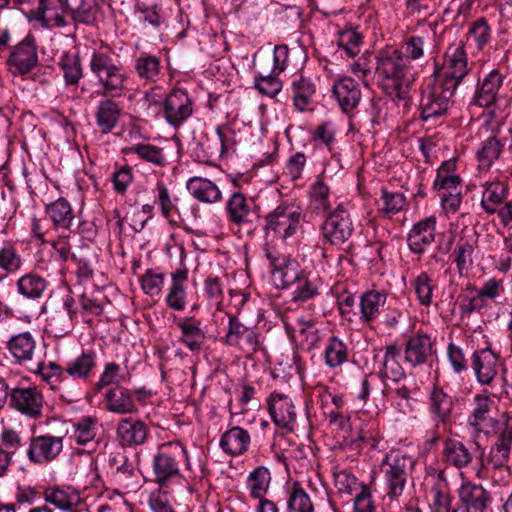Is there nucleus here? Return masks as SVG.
Listing matches in <instances>:
<instances>
[{
    "mask_svg": "<svg viewBox=\"0 0 512 512\" xmlns=\"http://www.w3.org/2000/svg\"><path fill=\"white\" fill-rule=\"evenodd\" d=\"M89 67L98 80L100 87L98 95L108 97L99 102L95 112L97 126L103 133H108L116 127L121 114L119 105L112 98L121 97L124 94L127 75L111 55L105 52L94 51Z\"/></svg>",
    "mask_w": 512,
    "mask_h": 512,
    "instance_id": "obj_1",
    "label": "nucleus"
},
{
    "mask_svg": "<svg viewBox=\"0 0 512 512\" xmlns=\"http://www.w3.org/2000/svg\"><path fill=\"white\" fill-rule=\"evenodd\" d=\"M376 72L384 79L391 80L399 93H406L415 81L410 61L399 50H386L377 57Z\"/></svg>",
    "mask_w": 512,
    "mask_h": 512,
    "instance_id": "obj_2",
    "label": "nucleus"
},
{
    "mask_svg": "<svg viewBox=\"0 0 512 512\" xmlns=\"http://www.w3.org/2000/svg\"><path fill=\"white\" fill-rule=\"evenodd\" d=\"M414 465L413 457L405 452L391 450L385 455L381 471L384 474L386 493L390 498L397 499L402 495Z\"/></svg>",
    "mask_w": 512,
    "mask_h": 512,
    "instance_id": "obj_3",
    "label": "nucleus"
},
{
    "mask_svg": "<svg viewBox=\"0 0 512 512\" xmlns=\"http://www.w3.org/2000/svg\"><path fill=\"white\" fill-rule=\"evenodd\" d=\"M469 71L470 67L465 45L462 42H458L451 44L447 48L443 64L440 67L436 65L431 76L457 89Z\"/></svg>",
    "mask_w": 512,
    "mask_h": 512,
    "instance_id": "obj_4",
    "label": "nucleus"
},
{
    "mask_svg": "<svg viewBox=\"0 0 512 512\" xmlns=\"http://www.w3.org/2000/svg\"><path fill=\"white\" fill-rule=\"evenodd\" d=\"M265 220L266 235H273L285 241L299 230L303 213L301 208L295 204L282 203L267 214Z\"/></svg>",
    "mask_w": 512,
    "mask_h": 512,
    "instance_id": "obj_5",
    "label": "nucleus"
},
{
    "mask_svg": "<svg viewBox=\"0 0 512 512\" xmlns=\"http://www.w3.org/2000/svg\"><path fill=\"white\" fill-rule=\"evenodd\" d=\"M455 90L456 88L450 87V85L431 76L422 90L420 102L422 119L427 121L446 114L452 105Z\"/></svg>",
    "mask_w": 512,
    "mask_h": 512,
    "instance_id": "obj_6",
    "label": "nucleus"
},
{
    "mask_svg": "<svg viewBox=\"0 0 512 512\" xmlns=\"http://www.w3.org/2000/svg\"><path fill=\"white\" fill-rule=\"evenodd\" d=\"M505 117L503 113L497 112L495 109H491L485 114V122L490 127L492 135L482 143L476 154L479 167L482 169H489L503 152L506 138L501 135V129Z\"/></svg>",
    "mask_w": 512,
    "mask_h": 512,
    "instance_id": "obj_7",
    "label": "nucleus"
},
{
    "mask_svg": "<svg viewBox=\"0 0 512 512\" xmlns=\"http://www.w3.org/2000/svg\"><path fill=\"white\" fill-rule=\"evenodd\" d=\"M456 512H487L493 497L482 484L464 479L457 491Z\"/></svg>",
    "mask_w": 512,
    "mask_h": 512,
    "instance_id": "obj_8",
    "label": "nucleus"
},
{
    "mask_svg": "<svg viewBox=\"0 0 512 512\" xmlns=\"http://www.w3.org/2000/svg\"><path fill=\"white\" fill-rule=\"evenodd\" d=\"M283 322L289 337L304 349L315 348L321 340L320 330L313 317L297 313L292 317H285Z\"/></svg>",
    "mask_w": 512,
    "mask_h": 512,
    "instance_id": "obj_9",
    "label": "nucleus"
},
{
    "mask_svg": "<svg viewBox=\"0 0 512 512\" xmlns=\"http://www.w3.org/2000/svg\"><path fill=\"white\" fill-rule=\"evenodd\" d=\"M353 231V222L343 204H339L321 226L323 240L334 246L342 245L348 241Z\"/></svg>",
    "mask_w": 512,
    "mask_h": 512,
    "instance_id": "obj_10",
    "label": "nucleus"
},
{
    "mask_svg": "<svg viewBox=\"0 0 512 512\" xmlns=\"http://www.w3.org/2000/svg\"><path fill=\"white\" fill-rule=\"evenodd\" d=\"M512 448V416L505 418L496 431V441L490 447L488 456L481 461L482 468L501 469L506 467Z\"/></svg>",
    "mask_w": 512,
    "mask_h": 512,
    "instance_id": "obj_11",
    "label": "nucleus"
},
{
    "mask_svg": "<svg viewBox=\"0 0 512 512\" xmlns=\"http://www.w3.org/2000/svg\"><path fill=\"white\" fill-rule=\"evenodd\" d=\"M44 403L42 392L35 386H16L12 388L9 406L28 418H41Z\"/></svg>",
    "mask_w": 512,
    "mask_h": 512,
    "instance_id": "obj_12",
    "label": "nucleus"
},
{
    "mask_svg": "<svg viewBox=\"0 0 512 512\" xmlns=\"http://www.w3.org/2000/svg\"><path fill=\"white\" fill-rule=\"evenodd\" d=\"M265 255L270 262L271 279L277 288H287L302 274L300 266L290 256L266 249Z\"/></svg>",
    "mask_w": 512,
    "mask_h": 512,
    "instance_id": "obj_13",
    "label": "nucleus"
},
{
    "mask_svg": "<svg viewBox=\"0 0 512 512\" xmlns=\"http://www.w3.org/2000/svg\"><path fill=\"white\" fill-rule=\"evenodd\" d=\"M505 75L493 69L478 79L471 105L477 107H491L503 96V83Z\"/></svg>",
    "mask_w": 512,
    "mask_h": 512,
    "instance_id": "obj_14",
    "label": "nucleus"
},
{
    "mask_svg": "<svg viewBox=\"0 0 512 512\" xmlns=\"http://www.w3.org/2000/svg\"><path fill=\"white\" fill-rule=\"evenodd\" d=\"M63 449V438L50 434L30 439L27 457L34 464H46L55 460Z\"/></svg>",
    "mask_w": 512,
    "mask_h": 512,
    "instance_id": "obj_15",
    "label": "nucleus"
},
{
    "mask_svg": "<svg viewBox=\"0 0 512 512\" xmlns=\"http://www.w3.org/2000/svg\"><path fill=\"white\" fill-rule=\"evenodd\" d=\"M7 63L13 74L30 72L38 64L34 38L28 36L15 45L10 52Z\"/></svg>",
    "mask_w": 512,
    "mask_h": 512,
    "instance_id": "obj_16",
    "label": "nucleus"
},
{
    "mask_svg": "<svg viewBox=\"0 0 512 512\" xmlns=\"http://www.w3.org/2000/svg\"><path fill=\"white\" fill-rule=\"evenodd\" d=\"M494 401L484 394H476L473 397L472 408L467 419V425L476 433H488L496 424L492 416Z\"/></svg>",
    "mask_w": 512,
    "mask_h": 512,
    "instance_id": "obj_17",
    "label": "nucleus"
},
{
    "mask_svg": "<svg viewBox=\"0 0 512 512\" xmlns=\"http://www.w3.org/2000/svg\"><path fill=\"white\" fill-rule=\"evenodd\" d=\"M269 414L276 426L293 430L296 411L292 400L283 393L273 392L267 400Z\"/></svg>",
    "mask_w": 512,
    "mask_h": 512,
    "instance_id": "obj_18",
    "label": "nucleus"
},
{
    "mask_svg": "<svg viewBox=\"0 0 512 512\" xmlns=\"http://www.w3.org/2000/svg\"><path fill=\"white\" fill-rule=\"evenodd\" d=\"M163 111L167 122L177 127L192 114V101L186 91L174 89L167 96Z\"/></svg>",
    "mask_w": 512,
    "mask_h": 512,
    "instance_id": "obj_19",
    "label": "nucleus"
},
{
    "mask_svg": "<svg viewBox=\"0 0 512 512\" xmlns=\"http://www.w3.org/2000/svg\"><path fill=\"white\" fill-rule=\"evenodd\" d=\"M226 212L229 222L237 226L252 224L257 218L254 201L241 192H234L229 197Z\"/></svg>",
    "mask_w": 512,
    "mask_h": 512,
    "instance_id": "obj_20",
    "label": "nucleus"
},
{
    "mask_svg": "<svg viewBox=\"0 0 512 512\" xmlns=\"http://www.w3.org/2000/svg\"><path fill=\"white\" fill-rule=\"evenodd\" d=\"M188 268L181 266L171 273V282L165 297L167 307L174 311H183L187 306Z\"/></svg>",
    "mask_w": 512,
    "mask_h": 512,
    "instance_id": "obj_21",
    "label": "nucleus"
},
{
    "mask_svg": "<svg viewBox=\"0 0 512 512\" xmlns=\"http://www.w3.org/2000/svg\"><path fill=\"white\" fill-rule=\"evenodd\" d=\"M332 93L344 113L353 111L361 100L359 84L351 77L336 80Z\"/></svg>",
    "mask_w": 512,
    "mask_h": 512,
    "instance_id": "obj_22",
    "label": "nucleus"
},
{
    "mask_svg": "<svg viewBox=\"0 0 512 512\" xmlns=\"http://www.w3.org/2000/svg\"><path fill=\"white\" fill-rule=\"evenodd\" d=\"M66 10V0H39L38 7L32 12L38 22L45 27L53 28L65 26Z\"/></svg>",
    "mask_w": 512,
    "mask_h": 512,
    "instance_id": "obj_23",
    "label": "nucleus"
},
{
    "mask_svg": "<svg viewBox=\"0 0 512 512\" xmlns=\"http://www.w3.org/2000/svg\"><path fill=\"white\" fill-rule=\"evenodd\" d=\"M498 358L490 348L477 350L472 355V368L479 383L490 385L497 375Z\"/></svg>",
    "mask_w": 512,
    "mask_h": 512,
    "instance_id": "obj_24",
    "label": "nucleus"
},
{
    "mask_svg": "<svg viewBox=\"0 0 512 512\" xmlns=\"http://www.w3.org/2000/svg\"><path fill=\"white\" fill-rule=\"evenodd\" d=\"M436 217L429 216L417 222L408 234V247L416 254L424 252L425 247L435 240Z\"/></svg>",
    "mask_w": 512,
    "mask_h": 512,
    "instance_id": "obj_25",
    "label": "nucleus"
},
{
    "mask_svg": "<svg viewBox=\"0 0 512 512\" xmlns=\"http://www.w3.org/2000/svg\"><path fill=\"white\" fill-rule=\"evenodd\" d=\"M181 331L179 342L184 344L191 352H198L206 342V332L202 322L195 317H186L176 323Z\"/></svg>",
    "mask_w": 512,
    "mask_h": 512,
    "instance_id": "obj_26",
    "label": "nucleus"
},
{
    "mask_svg": "<svg viewBox=\"0 0 512 512\" xmlns=\"http://www.w3.org/2000/svg\"><path fill=\"white\" fill-rule=\"evenodd\" d=\"M405 360L412 366L424 364L433 355V343L429 335L418 332L406 343Z\"/></svg>",
    "mask_w": 512,
    "mask_h": 512,
    "instance_id": "obj_27",
    "label": "nucleus"
},
{
    "mask_svg": "<svg viewBox=\"0 0 512 512\" xmlns=\"http://www.w3.org/2000/svg\"><path fill=\"white\" fill-rule=\"evenodd\" d=\"M105 408L119 415L133 414L138 411L132 392L120 385L109 389L104 397Z\"/></svg>",
    "mask_w": 512,
    "mask_h": 512,
    "instance_id": "obj_28",
    "label": "nucleus"
},
{
    "mask_svg": "<svg viewBox=\"0 0 512 512\" xmlns=\"http://www.w3.org/2000/svg\"><path fill=\"white\" fill-rule=\"evenodd\" d=\"M116 432L121 443L127 446H136L145 443L149 428L143 421L127 417L119 421Z\"/></svg>",
    "mask_w": 512,
    "mask_h": 512,
    "instance_id": "obj_29",
    "label": "nucleus"
},
{
    "mask_svg": "<svg viewBox=\"0 0 512 512\" xmlns=\"http://www.w3.org/2000/svg\"><path fill=\"white\" fill-rule=\"evenodd\" d=\"M453 400L440 387H434L429 396V412L436 427L445 426L451 419Z\"/></svg>",
    "mask_w": 512,
    "mask_h": 512,
    "instance_id": "obj_30",
    "label": "nucleus"
},
{
    "mask_svg": "<svg viewBox=\"0 0 512 512\" xmlns=\"http://www.w3.org/2000/svg\"><path fill=\"white\" fill-rule=\"evenodd\" d=\"M400 354L401 347L397 344L386 346L382 365L379 370V376L384 384L388 383V381L396 384L405 378V371L398 361Z\"/></svg>",
    "mask_w": 512,
    "mask_h": 512,
    "instance_id": "obj_31",
    "label": "nucleus"
},
{
    "mask_svg": "<svg viewBox=\"0 0 512 512\" xmlns=\"http://www.w3.org/2000/svg\"><path fill=\"white\" fill-rule=\"evenodd\" d=\"M7 349L14 361L24 364L32 361L36 353V340L30 332H21L7 341Z\"/></svg>",
    "mask_w": 512,
    "mask_h": 512,
    "instance_id": "obj_32",
    "label": "nucleus"
},
{
    "mask_svg": "<svg viewBox=\"0 0 512 512\" xmlns=\"http://www.w3.org/2000/svg\"><path fill=\"white\" fill-rule=\"evenodd\" d=\"M443 461L457 469L468 467L473 461L470 449L461 441L447 438L442 451Z\"/></svg>",
    "mask_w": 512,
    "mask_h": 512,
    "instance_id": "obj_33",
    "label": "nucleus"
},
{
    "mask_svg": "<svg viewBox=\"0 0 512 512\" xmlns=\"http://www.w3.org/2000/svg\"><path fill=\"white\" fill-rule=\"evenodd\" d=\"M387 301V295L384 292L370 290L363 293L360 297V319L363 323L369 324L376 320Z\"/></svg>",
    "mask_w": 512,
    "mask_h": 512,
    "instance_id": "obj_34",
    "label": "nucleus"
},
{
    "mask_svg": "<svg viewBox=\"0 0 512 512\" xmlns=\"http://www.w3.org/2000/svg\"><path fill=\"white\" fill-rule=\"evenodd\" d=\"M250 441L251 438L248 431L239 426H235L222 435L220 447L225 453L238 456L248 450Z\"/></svg>",
    "mask_w": 512,
    "mask_h": 512,
    "instance_id": "obj_35",
    "label": "nucleus"
},
{
    "mask_svg": "<svg viewBox=\"0 0 512 512\" xmlns=\"http://www.w3.org/2000/svg\"><path fill=\"white\" fill-rule=\"evenodd\" d=\"M16 287L18 293L23 297L30 300H39L48 290L49 282L38 273L29 272L17 280Z\"/></svg>",
    "mask_w": 512,
    "mask_h": 512,
    "instance_id": "obj_36",
    "label": "nucleus"
},
{
    "mask_svg": "<svg viewBox=\"0 0 512 512\" xmlns=\"http://www.w3.org/2000/svg\"><path fill=\"white\" fill-rule=\"evenodd\" d=\"M45 212L56 229L70 230L75 219L74 211L65 198H58L46 205Z\"/></svg>",
    "mask_w": 512,
    "mask_h": 512,
    "instance_id": "obj_37",
    "label": "nucleus"
},
{
    "mask_svg": "<svg viewBox=\"0 0 512 512\" xmlns=\"http://www.w3.org/2000/svg\"><path fill=\"white\" fill-rule=\"evenodd\" d=\"M508 196V187L500 181H491L483 184L481 207L489 214H495L499 206Z\"/></svg>",
    "mask_w": 512,
    "mask_h": 512,
    "instance_id": "obj_38",
    "label": "nucleus"
},
{
    "mask_svg": "<svg viewBox=\"0 0 512 512\" xmlns=\"http://www.w3.org/2000/svg\"><path fill=\"white\" fill-rule=\"evenodd\" d=\"M187 190L200 202L216 203L222 198L220 189L212 181L202 177H192L187 181Z\"/></svg>",
    "mask_w": 512,
    "mask_h": 512,
    "instance_id": "obj_39",
    "label": "nucleus"
},
{
    "mask_svg": "<svg viewBox=\"0 0 512 512\" xmlns=\"http://www.w3.org/2000/svg\"><path fill=\"white\" fill-rule=\"evenodd\" d=\"M478 245V236L474 233L472 236L461 238L454 249V262L460 275L467 272L473 265V255Z\"/></svg>",
    "mask_w": 512,
    "mask_h": 512,
    "instance_id": "obj_40",
    "label": "nucleus"
},
{
    "mask_svg": "<svg viewBox=\"0 0 512 512\" xmlns=\"http://www.w3.org/2000/svg\"><path fill=\"white\" fill-rule=\"evenodd\" d=\"M291 90L296 109L304 111L313 102L316 85L310 78L300 75L292 81Z\"/></svg>",
    "mask_w": 512,
    "mask_h": 512,
    "instance_id": "obj_41",
    "label": "nucleus"
},
{
    "mask_svg": "<svg viewBox=\"0 0 512 512\" xmlns=\"http://www.w3.org/2000/svg\"><path fill=\"white\" fill-rule=\"evenodd\" d=\"M287 512H314L313 502L297 481L287 486Z\"/></svg>",
    "mask_w": 512,
    "mask_h": 512,
    "instance_id": "obj_42",
    "label": "nucleus"
},
{
    "mask_svg": "<svg viewBox=\"0 0 512 512\" xmlns=\"http://www.w3.org/2000/svg\"><path fill=\"white\" fill-rule=\"evenodd\" d=\"M461 318H469L472 313L480 312L488 306L487 302L478 293V288L468 284L458 296Z\"/></svg>",
    "mask_w": 512,
    "mask_h": 512,
    "instance_id": "obj_43",
    "label": "nucleus"
},
{
    "mask_svg": "<svg viewBox=\"0 0 512 512\" xmlns=\"http://www.w3.org/2000/svg\"><path fill=\"white\" fill-rule=\"evenodd\" d=\"M96 367V353L85 351L66 365V373L74 379L86 380Z\"/></svg>",
    "mask_w": 512,
    "mask_h": 512,
    "instance_id": "obj_44",
    "label": "nucleus"
},
{
    "mask_svg": "<svg viewBox=\"0 0 512 512\" xmlns=\"http://www.w3.org/2000/svg\"><path fill=\"white\" fill-rule=\"evenodd\" d=\"M155 480L163 483L180 474L179 465L175 458L166 451H159L153 460Z\"/></svg>",
    "mask_w": 512,
    "mask_h": 512,
    "instance_id": "obj_45",
    "label": "nucleus"
},
{
    "mask_svg": "<svg viewBox=\"0 0 512 512\" xmlns=\"http://www.w3.org/2000/svg\"><path fill=\"white\" fill-rule=\"evenodd\" d=\"M439 478L440 480L431 489L433 495L431 512H456V505H452V496L443 479V472L439 473Z\"/></svg>",
    "mask_w": 512,
    "mask_h": 512,
    "instance_id": "obj_46",
    "label": "nucleus"
},
{
    "mask_svg": "<svg viewBox=\"0 0 512 512\" xmlns=\"http://www.w3.org/2000/svg\"><path fill=\"white\" fill-rule=\"evenodd\" d=\"M44 499L46 502L63 511H71L80 501V497L77 493L60 487H49L45 489Z\"/></svg>",
    "mask_w": 512,
    "mask_h": 512,
    "instance_id": "obj_47",
    "label": "nucleus"
},
{
    "mask_svg": "<svg viewBox=\"0 0 512 512\" xmlns=\"http://www.w3.org/2000/svg\"><path fill=\"white\" fill-rule=\"evenodd\" d=\"M271 482V474L268 468L259 466L247 477L246 484L251 497L263 499Z\"/></svg>",
    "mask_w": 512,
    "mask_h": 512,
    "instance_id": "obj_48",
    "label": "nucleus"
},
{
    "mask_svg": "<svg viewBox=\"0 0 512 512\" xmlns=\"http://www.w3.org/2000/svg\"><path fill=\"white\" fill-rule=\"evenodd\" d=\"M74 21L91 24L96 20L97 6L92 0H66Z\"/></svg>",
    "mask_w": 512,
    "mask_h": 512,
    "instance_id": "obj_49",
    "label": "nucleus"
},
{
    "mask_svg": "<svg viewBox=\"0 0 512 512\" xmlns=\"http://www.w3.org/2000/svg\"><path fill=\"white\" fill-rule=\"evenodd\" d=\"M433 188L437 191L441 200V205L446 212L455 213L462 203L461 183L449 185H436Z\"/></svg>",
    "mask_w": 512,
    "mask_h": 512,
    "instance_id": "obj_50",
    "label": "nucleus"
},
{
    "mask_svg": "<svg viewBox=\"0 0 512 512\" xmlns=\"http://www.w3.org/2000/svg\"><path fill=\"white\" fill-rule=\"evenodd\" d=\"M325 363L330 368H336L342 365L348 357L346 344L338 337L329 338L324 351Z\"/></svg>",
    "mask_w": 512,
    "mask_h": 512,
    "instance_id": "obj_51",
    "label": "nucleus"
},
{
    "mask_svg": "<svg viewBox=\"0 0 512 512\" xmlns=\"http://www.w3.org/2000/svg\"><path fill=\"white\" fill-rule=\"evenodd\" d=\"M96 436V419L92 417L82 418L74 425L70 438L80 446H93Z\"/></svg>",
    "mask_w": 512,
    "mask_h": 512,
    "instance_id": "obj_52",
    "label": "nucleus"
},
{
    "mask_svg": "<svg viewBox=\"0 0 512 512\" xmlns=\"http://www.w3.org/2000/svg\"><path fill=\"white\" fill-rule=\"evenodd\" d=\"M137 75L146 81H155L160 73V59L153 55L142 54L135 60Z\"/></svg>",
    "mask_w": 512,
    "mask_h": 512,
    "instance_id": "obj_53",
    "label": "nucleus"
},
{
    "mask_svg": "<svg viewBox=\"0 0 512 512\" xmlns=\"http://www.w3.org/2000/svg\"><path fill=\"white\" fill-rule=\"evenodd\" d=\"M417 299L423 306H430L433 299L435 284L432 277L427 272H421L412 281Z\"/></svg>",
    "mask_w": 512,
    "mask_h": 512,
    "instance_id": "obj_54",
    "label": "nucleus"
},
{
    "mask_svg": "<svg viewBox=\"0 0 512 512\" xmlns=\"http://www.w3.org/2000/svg\"><path fill=\"white\" fill-rule=\"evenodd\" d=\"M363 37L352 28L344 29L338 34V47L341 48L347 56L355 57L361 50Z\"/></svg>",
    "mask_w": 512,
    "mask_h": 512,
    "instance_id": "obj_55",
    "label": "nucleus"
},
{
    "mask_svg": "<svg viewBox=\"0 0 512 512\" xmlns=\"http://www.w3.org/2000/svg\"><path fill=\"white\" fill-rule=\"evenodd\" d=\"M329 192V187L320 179L311 186L310 204L318 213H325L330 209Z\"/></svg>",
    "mask_w": 512,
    "mask_h": 512,
    "instance_id": "obj_56",
    "label": "nucleus"
},
{
    "mask_svg": "<svg viewBox=\"0 0 512 512\" xmlns=\"http://www.w3.org/2000/svg\"><path fill=\"white\" fill-rule=\"evenodd\" d=\"M129 152L156 166H164L166 162L163 149L152 144L138 143L130 147Z\"/></svg>",
    "mask_w": 512,
    "mask_h": 512,
    "instance_id": "obj_57",
    "label": "nucleus"
},
{
    "mask_svg": "<svg viewBox=\"0 0 512 512\" xmlns=\"http://www.w3.org/2000/svg\"><path fill=\"white\" fill-rule=\"evenodd\" d=\"M290 286L293 288L292 301L294 302H305L318 294L317 286L304 273Z\"/></svg>",
    "mask_w": 512,
    "mask_h": 512,
    "instance_id": "obj_58",
    "label": "nucleus"
},
{
    "mask_svg": "<svg viewBox=\"0 0 512 512\" xmlns=\"http://www.w3.org/2000/svg\"><path fill=\"white\" fill-rule=\"evenodd\" d=\"M66 84L75 85L83 76L81 61L78 55H65L61 60Z\"/></svg>",
    "mask_w": 512,
    "mask_h": 512,
    "instance_id": "obj_59",
    "label": "nucleus"
},
{
    "mask_svg": "<svg viewBox=\"0 0 512 512\" xmlns=\"http://www.w3.org/2000/svg\"><path fill=\"white\" fill-rule=\"evenodd\" d=\"M164 278L163 273H156L152 269L146 270L140 277L143 292L150 297L159 296L164 285Z\"/></svg>",
    "mask_w": 512,
    "mask_h": 512,
    "instance_id": "obj_60",
    "label": "nucleus"
},
{
    "mask_svg": "<svg viewBox=\"0 0 512 512\" xmlns=\"http://www.w3.org/2000/svg\"><path fill=\"white\" fill-rule=\"evenodd\" d=\"M23 265V260L12 245L0 248V268L8 273L18 272Z\"/></svg>",
    "mask_w": 512,
    "mask_h": 512,
    "instance_id": "obj_61",
    "label": "nucleus"
},
{
    "mask_svg": "<svg viewBox=\"0 0 512 512\" xmlns=\"http://www.w3.org/2000/svg\"><path fill=\"white\" fill-rule=\"evenodd\" d=\"M334 485L339 494L352 495L357 492L363 483L358 482L357 478L347 470H341L334 473Z\"/></svg>",
    "mask_w": 512,
    "mask_h": 512,
    "instance_id": "obj_62",
    "label": "nucleus"
},
{
    "mask_svg": "<svg viewBox=\"0 0 512 512\" xmlns=\"http://www.w3.org/2000/svg\"><path fill=\"white\" fill-rule=\"evenodd\" d=\"M491 33V27L483 17L477 19L469 28V35L474 39L478 49H483L490 42Z\"/></svg>",
    "mask_w": 512,
    "mask_h": 512,
    "instance_id": "obj_63",
    "label": "nucleus"
},
{
    "mask_svg": "<svg viewBox=\"0 0 512 512\" xmlns=\"http://www.w3.org/2000/svg\"><path fill=\"white\" fill-rule=\"evenodd\" d=\"M228 329L224 341L229 346H241L243 336L248 327L245 326L235 315H228Z\"/></svg>",
    "mask_w": 512,
    "mask_h": 512,
    "instance_id": "obj_64",
    "label": "nucleus"
}]
</instances>
